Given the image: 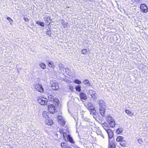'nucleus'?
Segmentation results:
<instances>
[{
	"label": "nucleus",
	"mask_w": 148,
	"mask_h": 148,
	"mask_svg": "<svg viewBox=\"0 0 148 148\" xmlns=\"http://www.w3.org/2000/svg\"><path fill=\"white\" fill-rule=\"evenodd\" d=\"M105 104V103L102 100L99 101L100 113L101 115L103 116L105 115V109L106 108V106Z\"/></svg>",
	"instance_id": "nucleus-1"
},
{
	"label": "nucleus",
	"mask_w": 148,
	"mask_h": 148,
	"mask_svg": "<svg viewBox=\"0 0 148 148\" xmlns=\"http://www.w3.org/2000/svg\"><path fill=\"white\" fill-rule=\"evenodd\" d=\"M51 82V87L53 90H57L60 89L59 84L56 81L54 80L52 81Z\"/></svg>",
	"instance_id": "nucleus-2"
},
{
	"label": "nucleus",
	"mask_w": 148,
	"mask_h": 148,
	"mask_svg": "<svg viewBox=\"0 0 148 148\" xmlns=\"http://www.w3.org/2000/svg\"><path fill=\"white\" fill-rule=\"evenodd\" d=\"M86 106L88 109L91 111V112L94 113L96 112L94 107L91 103L88 102Z\"/></svg>",
	"instance_id": "nucleus-3"
},
{
	"label": "nucleus",
	"mask_w": 148,
	"mask_h": 148,
	"mask_svg": "<svg viewBox=\"0 0 148 148\" xmlns=\"http://www.w3.org/2000/svg\"><path fill=\"white\" fill-rule=\"evenodd\" d=\"M35 89L37 91L42 92L43 91V88L41 84H37L34 85Z\"/></svg>",
	"instance_id": "nucleus-4"
},
{
	"label": "nucleus",
	"mask_w": 148,
	"mask_h": 148,
	"mask_svg": "<svg viewBox=\"0 0 148 148\" xmlns=\"http://www.w3.org/2000/svg\"><path fill=\"white\" fill-rule=\"evenodd\" d=\"M38 102L40 104L42 105H46L47 103V99L45 98L41 97L38 99Z\"/></svg>",
	"instance_id": "nucleus-5"
},
{
	"label": "nucleus",
	"mask_w": 148,
	"mask_h": 148,
	"mask_svg": "<svg viewBox=\"0 0 148 148\" xmlns=\"http://www.w3.org/2000/svg\"><path fill=\"white\" fill-rule=\"evenodd\" d=\"M87 93L90 95L92 99L94 100L96 99V92L95 91H93L91 90H89L87 92Z\"/></svg>",
	"instance_id": "nucleus-6"
},
{
	"label": "nucleus",
	"mask_w": 148,
	"mask_h": 148,
	"mask_svg": "<svg viewBox=\"0 0 148 148\" xmlns=\"http://www.w3.org/2000/svg\"><path fill=\"white\" fill-rule=\"evenodd\" d=\"M141 11L145 13L147 12L148 11V9L146 5L145 4H142L140 6Z\"/></svg>",
	"instance_id": "nucleus-7"
},
{
	"label": "nucleus",
	"mask_w": 148,
	"mask_h": 148,
	"mask_svg": "<svg viewBox=\"0 0 148 148\" xmlns=\"http://www.w3.org/2000/svg\"><path fill=\"white\" fill-rule=\"evenodd\" d=\"M48 109L49 112L51 113H53L55 112V107L52 104H51L49 105Z\"/></svg>",
	"instance_id": "nucleus-8"
},
{
	"label": "nucleus",
	"mask_w": 148,
	"mask_h": 148,
	"mask_svg": "<svg viewBox=\"0 0 148 148\" xmlns=\"http://www.w3.org/2000/svg\"><path fill=\"white\" fill-rule=\"evenodd\" d=\"M105 130L107 132L108 134V136L109 138H111L113 136V133L112 131L108 128H105Z\"/></svg>",
	"instance_id": "nucleus-9"
},
{
	"label": "nucleus",
	"mask_w": 148,
	"mask_h": 148,
	"mask_svg": "<svg viewBox=\"0 0 148 148\" xmlns=\"http://www.w3.org/2000/svg\"><path fill=\"white\" fill-rule=\"evenodd\" d=\"M79 96L82 100H86L87 99V97L86 95L83 92H81L79 93Z\"/></svg>",
	"instance_id": "nucleus-10"
},
{
	"label": "nucleus",
	"mask_w": 148,
	"mask_h": 148,
	"mask_svg": "<svg viewBox=\"0 0 148 148\" xmlns=\"http://www.w3.org/2000/svg\"><path fill=\"white\" fill-rule=\"evenodd\" d=\"M46 124L50 125L53 124V121L51 119H47L45 121Z\"/></svg>",
	"instance_id": "nucleus-11"
},
{
	"label": "nucleus",
	"mask_w": 148,
	"mask_h": 148,
	"mask_svg": "<svg viewBox=\"0 0 148 148\" xmlns=\"http://www.w3.org/2000/svg\"><path fill=\"white\" fill-rule=\"evenodd\" d=\"M58 121L59 123L61 126H64V125L65 124V121L62 118L59 119Z\"/></svg>",
	"instance_id": "nucleus-12"
},
{
	"label": "nucleus",
	"mask_w": 148,
	"mask_h": 148,
	"mask_svg": "<svg viewBox=\"0 0 148 148\" xmlns=\"http://www.w3.org/2000/svg\"><path fill=\"white\" fill-rule=\"evenodd\" d=\"M59 69L61 71H63L64 70V66L62 63H60L58 65Z\"/></svg>",
	"instance_id": "nucleus-13"
},
{
	"label": "nucleus",
	"mask_w": 148,
	"mask_h": 148,
	"mask_svg": "<svg viewBox=\"0 0 148 148\" xmlns=\"http://www.w3.org/2000/svg\"><path fill=\"white\" fill-rule=\"evenodd\" d=\"M48 113L47 112H42V115L44 118H45L46 120L48 118V116L47 115Z\"/></svg>",
	"instance_id": "nucleus-14"
},
{
	"label": "nucleus",
	"mask_w": 148,
	"mask_h": 148,
	"mask_svg": "<svg viewBox=\"0 0 148 148\" xmlns=\"http://www.w3.org/2000/svg\"><path fill=\"white\" fill-rule=\"evenodd\" d=\"M123 137L121 136H119L116 139V141L117 142H121L122 141H124V142H125L124 140H123Z\"/></svg>",
	"instance_id": "nucleus-15"
},
{
	"label": "nucleus",
	"mask_w": 148,
	"mask_h": 148,
	"mask_svg": "<svg viewBox=\"0 0 148 148\" xmlns=\"http://www.w3.org/2000/svg\"><path fill=\"white\" fill-rule=\"evenodd\" d=\"M65 72L66 74L69 75H71V70H69L68 68H64Z\"/></svg>",
	"instance_id": "nucleus-16"
},
{
	"label": "nucleus",
	"mask_w": 148,
	"mask_h": 148,
	"mask_svg": "<svg viewBox=\"0 0 148 148\" xmlns=\"http://www.w3.org/2000/svg\"><path fill=\"white\" fill-rule=\"evenodd\" d=\"M67 138L68 140L70 142L72 143H74V141L73 140V138L70 135H68Z\"/></svg>",
	"instance_id": "nucleus-17"
},
{
	"label": "nucleus",
	"mask_w": 148,
	"mask_h": 148,
	"mask_svg": "<svg viewBox=\"0 0 148 148\" xmlns=\"http://www.w3.org/2000/svg\"><path fill=\"white\" fill-rule=\"evenodd\" d=\"M108 123L109 124L110 126L112 127H114L115 125V123L114 120L111 121V122L109 123Z\"/></svg>",
	"instance_id": "nucleus-18"
},
{
	"label": "nucleus",
	"mask_w": 148,
	"mask_h": 148,
	"mask_svg": "<svg viewBox=\"0 0 148 148\" xmlns=\"http://www.w3.org/2000/svg\"><path fill=\"white\" fill-rule=\"evenodd\" d=\"M83 82L85 84H87L88 86H90V84L89 83V81L88 79H85L83 81Z\"/></svg>",
	"instance_id": "nucleus-19"
},
{
	"label": "nucleus",
	"mask_w": 148,
	"mask_h": 148,
	"mask_svg": "<svg viewBox=\"0 0 148 148\" xmlns=\"http://www.w3.org/2000/svg\"><path fill=\"white\" fill-rule=\"evenodd\" d=\"M39 65L43 69H45L46 67V66L45 64L42 62H41L39 64Z\"/></svg>",
	"instance_id": "nucleus-20"
},
{
	"label": "nucleus",
	"mask_w": 148,
	"mask_h": 148,
	"mask_svg": "<svg viewBox=\"0 0 148 148\" xmlns=\"http://www.w3.org/2000/svg\"><path fill=\"white\" fill-rule=\"evenodd\" d=\"M125 112L130 116L133 115V114L129 110H126Z\"/></svg>",
	"instance_id": "nucleus-21"
},
{
	"label": "nucleus",
	"mask_w": 148,
	"mask_h": 148,
	"mask_svg": "<svg viewBox=\"0 0 148 148\" xmlns=\"http://www.w3.org/2000/svg\"><path fill=\"white\" fill-rule=\"evenodd\" d=\"M54 102H55V105L56 106H58L59 104V101L58 99L55 98L54 99Z\"/></svg>",
	"instance_id": "nucleus-22"
},
{
	"label": "nucleus",
	"mask_w": 148,
	"mask_h": 148,
	"mask_svg": "<svg viewBox=\"0 0 148 148\" xmlns=\"http://www.w3.org/2000/svg\"><path fill=\"white\" fill-rule=\"evenodd\" d=\"M48 66L50 67L54 68V65H53V63L52 61L49 62L48 63Z\"/></svg>",
	"instance_id": "nucleus-23"
},
{
	"label": "nucleus",
	"mask_w": 148,
	"mask_h": 148,
	"mask_svg": "<svg viewBox=\"0 0 148 148\" xmlns=\"http://www.w3.org/2000/svg\"><path fill=\"white\" fill-rule=\"evenodd\" d=\"M36 23L38 25H40V26L42 27H44L45 25L44 23H43L42 22L37 21L36 22Z\"/></svg>",
	"instance_id": "nucleus-24"
},
{
	"label": "nucleus",
	"mask_w": 148,
	"mask_h": 148,
	"mask_svg": "<svg viewBox=\"0 0 148 148\" xmlns=\"http://www.w3.org/2000/svg\"><path fill=\"white\" fill-rule=\"evenodd\" d=\"M123 131V129L122 128H119L116 130V133L118 134L121 133Z\"/></svg>",
	"instance_id": "nucleus-25"
},
{
	"label": "nucleus",
	"mask_w": 148,
	"mask_h": 148,
	"mask_svg": "<svg viewBox=\"0 0 148 148\" xmlns=\"http://www.w3.org/2000/svg\"><path fill=\"white\" fill-rule=\"evenodd\" d=\"M115 145L113 143H109V148H115Z\"/></svg>",
	"instance_id": "nucleus-26"
},
{
	"label": "nucleus",
	"mask_w": 148,
	"mask_h": 148,
	"mask_svg": "<svg viewBox=\"0 0 148 148\" xmlns=\"http://www.w3.org/2000/svg\"><path fill=\"white\" fill-rule=\"evenodd\" d=\"M75 89L76 90L79 92H80L81 91V86L79 85H78L75 86Z\"/></svg>",
	"instance_id": "nucleus-27"
},
{
	"label": "nucleus",
	"mask_w": 148,
	"mask_h": 148,
	"mask_svg": "<svg viewBox=\"0 0 148 148\" xmlns=\"http://www.w3.org/2000/svg\"><path fill=\"white\" fill-rule=\"evenodd\" d=\"M114 120L112 119L111 117H108V119H107V121L109 123L111 122V121H112Z\"/></svg>",
	"instance_id": "nucleus-28"
},
{
	"label": "nucleus",
	"mask_w": 148,
	"mask_h": 148,
	"mask_svg": "<svg viewBox=\"0 0 148 148\" xmlns=\"http://www.w3.org/2000/svg\"><path fill=\"white\" fill-rule=\"evenodd\" d=\"M61 146L63 148H65V147H66L67 146L66 143H62L61 144Z\"/></svg>",
	"instance_id": "nucleus-29"
},
{
	"label": "nucleus",
	"mask_w": 148,
	"mask_h": 148,
	"mask_svg": "<svg viewBox=\"0 0 148 148\" xmlns=\"http://www.w3.org/2000/svg\"><path fill=\"white\" fill-rule=\"evenodd\" d=\"M102 126L104 129L105 128V127H106V128H108V125L106 123H104L102 124Z\"/></svg>",
	"instance_id": "nucleus-30"
},
{
	"label": "nucleus",
	"mask_w": 148,
	"mask_h": 148,
	"mask_svg": "<svg viewBox=\"0 0 148 148\" xmlns=\"http://www.w3.org/2000/svg\"><path fill=\"white\" fill-rule=\"evenodd\" d=\"M48 98L51 101H52L54 100L53 97L51 95H49Z\"/></svg>",
	"instance_id": "nucleus-31"
},
{
	"label": "nucleus",
	"mask_w": 148,
	"mask_h": 148,
	"mask_svg": "<svg viewBox=\"0 0 148 148\" xmlns=\"http://www.w3.org/2000/svg\"><path fill=\"white\" fill-rule=\"evenodd\" d=\"M74 82L77 84H80L81 82L78 79H75L74 81Z\"/></svg>",
	"instance_id": "nucleus-32"
},
{
	"label": "nucleus",
	"mask_w": 148,
	"mask_h": 148,
	"mask_svg": "<svg viewBox=\"0 0 148 148\" xmlns=\"http://www.w3.org/2000/svg\"><path fill=\"white\" fill-rule=\"evenodd\" d=\"M124 141H121L120 142V145L122 147H125V144L123 143Z\"/></svg>",
	"instance_id": "nucleus-33"
},
{
	"label": "nucleus",
	"mask_w": 148,
	"mask_h": 148,
	"mask_svg": "<svg viewBox=\"0 0 148 148\" xmlns=\"http://www.w3.org/2000/svg\"><path fill=\"white\" fill-rule=\"evenodd\" d=\"M82 53L83 54H85L87 53V50L86 49H83L82 50Z\"/></svg>",
	"instance_id": "nucleus-34"
},
{
	"label": "nucleus",
	"mask_w": 148,
	"mask_h": 148,
	"mask_svg": "<svg viewBox=\"0 0 148 148\" xmlns=\"http://www.w3.org/2000/svg\"><path fill=\"white\" fill-rule=\"evenodd\" d=\"M68 24V23L66 22L63 23V26L64 27H66L67 26Z\"/></svg>",
	"instance_id": "nucleus-35"
},
{
	"label": "nucleus",
	"mask_w": 148,
	"mask_h": 148,
	"mask_svg": "<svg viewBox=\"0 0 148 148\" xmlns=\"http://www.w3.org/2000/svg\"><path fill=\"white\" fill-rule=\"evenodd\" d=\"M7 19L10 22V24H11V23L13 22V20L10 17H8L7 18Z\"/></svg>",
	"instance_id": "nucleus-36"
},
{
	"label": "nucleus",
	"mask_w": 148,
	"mask_h": 148,
	"mask_svg": "<svg viewBox=\"0 0 148 148\" xmlns=\"http://www.w3.org/2000/svg\"><path fill=\"white\" fill-rule=\"evenodd\" d=\"M138 142L140 144H141L143 143L142 140L141 139H138Z\"/></svg>",
	"instance_id": "nucleus-37"
},
{
	"label": "nucleus",
	"mask_w": 148,
	"mask_h": 148,
	"mask_svg": "<svg viewBox=\"0 0 148 148\" xmlns=\"http://www.w3.org/2000/svg\"><path fill=\"white\" fill-rule=\"evenodd\" d=\"M69 89L71 90L72 91L73 89V87L72 86H69Z\"/></svg>",
	"instance_id": "nucleus-38"
},
{
	"label": "nucleus",
	"mask_w": 148,
	"mask_h": 148,
	"mask_svg": "<svg viewBox=\"0 0 148 148\" xmlns=\"http://www.w3.org/2000/svg\"><path fill=\"white\" fill-rule=\"evenodd\" d=\"M63 136L64 138H65L66 136V134L65 132H64L63 134Z\"/></svg>",
	"instance_id": "nucleus-39"
},
{
	"label": "nucleus",
	"mask_w": 148,
	"mask_h": 148,
	"mask_svg": "<svg viewBox=\"0 0 148 148\" xmlns=\"http://www.w3.org/2000/svg\"><path fill=\"white\" fill-rule=\"evenodd\" d=\"M24 19L25 21L28 22L29 21V19L27 18L24 17Z\"/></svg>",
	"instance_id": "nucleus-40"
},
{
	"label": "nucleus",
	"mask_w": 148,
	"mask_h": 148,
	"mask_svg": "<svg viewBox=\"0 0 148 148\" xmlns=\"http://www.w3.org/2000/svg\"><path fill=\"white\" fill-rule=\"evenodd\" d=\"M93 0H85V1H90V2L92 1Z\"/></svg>",
	"instance_id": "nucleus-41"
},
{
	"label": "nucleus",
	"mask_w": 148,
	"mask_h": 148,
	"mask_svg": "<svg viewBox=\"0 0 148 148\" xmlns=\"http://www.w3.org/2000/svg\"><path fill=\"white\" fill-rule=\"evenodd\" d=\"M65 148H72L71 147H68V146H67V147H65Z\"/></svg>",
	"instance_id": "nucleus-42"
}]
</instances>
